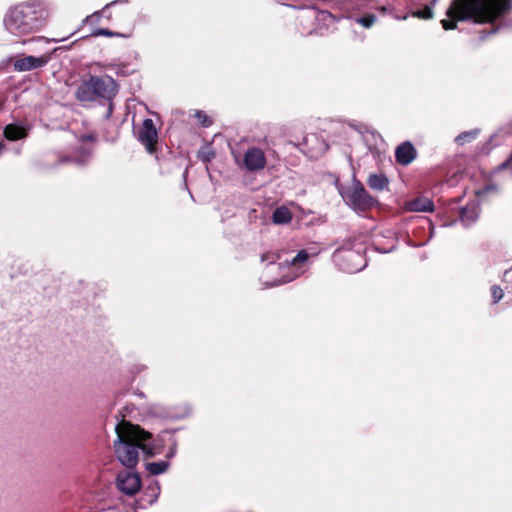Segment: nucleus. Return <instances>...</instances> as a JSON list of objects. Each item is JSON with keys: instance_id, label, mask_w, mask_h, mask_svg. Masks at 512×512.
<instances>
[{"instance_id": "nucleus-37", "label": "nucleus", "mask_w": 512, "mask_h": 512, "mask_svg": "<svg viewBox=\"0 0 512 512\" xmlns=\"http://www.w3.org/2000/svg\"><path fill=\"white\" fill-rule=\"evenodd\" d=\"M497 29H498V28L491 29V30L489 31V34H494V33L496 32V30H497Z\"/></svg>"}, {"instance_id": "nucleus-31", "label": "nucleus", "mask_w": 512, "mask_h": 512, "mask_svg": "<svg viewBox=\"0 0 512 512\" xmlns=\"http://www.w3.org/2000/svg\"><path fill=\"white\" fill-rule=\"evenodd\" d=\"M175 452H176V448L175 447L171 448L169 451V457H173Z\"/></svg>"}, {"instance_id": "nucleus-30", "label": "nucleus", "mask_w": 512, "mask_h": 512, "mask_svg": "<svg viewBox=\"0 0 512 512\" xmlns=\"http://www.w3.org/2000/svg\"><path fill=\"white\" fill-rule=\"evenodd\" d=\"M121 2H122V1H118V0L112 1V2H110L109 4H107L105 8L110 7V6H113V5H116V4L121 3Z\"/></svg>"}, {"instance_id": "nucleus-27", "label": "nucleus", "mask_w": 512, "mask_h": 512, "mask_svg": "<svg viewBox=\"0 0 512 512\" xmlns=\"http://www.w3.org/2000/svg\"><path fill=\"white\" fill-rule=\"evenodd\" d=\"M94 35H95V36H107V37H112V36L117 35V33L113 32V31H111V30H108V29L99 28V29H97V30L94 32Z\"/></svg>"}, {"instance_id": "nucleus-2", "label": "nucleus", "mask_w": 512, "mask_h": 512, "mask_svg": "<svg viewBox=\"0 0 512 512\" xmlns=\"http://www.w3.org/2000/svg\"><path fill=\"white\" fill-rule=\"evenodd\" d=\"M510 9V0H453L447 10V15L451 19H444L441 24L445 30H451L456 28V21L492 23Z\"/></svg>"}, {"instance_id": "nucleus-4", "label": "nucleus", "mask_w": 512, "mask_h": 512, "mask_svg": "<svg viewBox=\"0 0 512 512\" xmlns=\"http://www.w3.org/2000/svg\"><path fill=\"white\" fill-rule=\"evenodd\" d=\"M317 254V251L309 252L307 249H302L291 260H286L284 263H278L277 265H275V260L279 259L278 255L274 253L263 254L262 261L269 262L265 274H271L275 271L281 273L280 278L274 279L271 282L265 281L266 286L272 287L298 278L306 271L309 257L316 256Z\"/></svg>"}, {"instance_id": "nucleus-11", "label": "nucleus", "mask_w": 512, "mask_h": 512, "mask_svg": "<svg viewBox=\"0 0 512 512\" xmlns=\"http://www.w3.org/2000/svg\"><path fill=\"white\" fill-rule=\"evenodd\" d=\"M243 162L248 171L256 172L265 167L266 157L260 148L251 147L245 152Z\"/></svg>"}, {"instance_id": "nucleus-5", "label": "nucleus", "mask_w": 512, "mask_h": 512, "mask_svg": "<svg viewBox=\"0 0 512 512\" xmlns=\"http://www.w3.org/2000/svg\"><path fill=\"white\" fill-rule=\"evenodd\" d=\"M345 203L355 212H365L378 204L376 198L371 196L360 181L355 180L343 195Z\"/></svg>"}, {"instance_id": "nucleus-12", "label": "nucleus", "mask_w": 512, "mask_h": 512, "mask_svg": "<svg viewBox=\"0 0 512 512\" xmlns=\"http://www.w3.org/2000/svg\"><path fill=\"white\" fill-rule=\"evenodd\" d=\"M159 494L160 486L157 482L148 485L142 492L140 498L135 501V508L146 509L157 501Z\"/></svg>"}, {"instance_id": "nucleus-35", "label": "nucleus", "mask_w": 512, "mask_h": 512, "mask_svg": "<svg viewBox=\"0 0 512 512\" xmlns=\"http://www.w3.org/2000/svg\"><path fill=\"white\" fill-rule=\"evenodd\" d=\"M106 512H121L118 508H115V509H110Z\"/></svg>"}, {"instance_id": "nucleus-16", "label": "nucleus", "mask_w": 512, "mask_h": 512, "mask_svg": "<svg viewBox=\"0 0 512 512\" xmlns=\"http://www.w3.org/2000/svg\"><path fill=\"white\" fill-rule=\"evenodd\" d=\"M479 216V204L473 201L463 207L460 211V221L464 226L468 227L472 225Z\"/></svg>"}, {"instance_id": "nucleus-10", "label": "nucleus", "mask_w": 512, "mask_h": 512, "mask_svg": "<svg viewBox=\"0 0 512 512\" xmlns=\"http://www.w3.org/2000/svg\"><path fill=\"white\" fill-rule=\"evenodd\" d=\"M116 480L118 489L127 495H134L141 487L140 476L135 472H121Z\"/></svg>"}, {"instance_id": "nucleus-14", "label": "nucleus", "mask_w": 512, "mask_h": 512, "mask_svg": "<svg viewBox=\"0 0 512 512\" xmlns=\"http://www.w3.org/2000/svg\"><path fill=\"white\" fill-rule=\"evenodd\" d=\"M417 152L410 142H404L395 150V158L397 163L408 165L416 158Z\"/></svg>"}, {"instance_id": "nucleus-23", "label": "nucleus", "mask_w": 512, "mask_h": 512, "mask_svg": "<svg viewBox=\"0 0 512 512\" xmlns=\"http://www.w3.org/2000/svg\"><path fill=\"white\" fill-rule=\"evenodd\" d=\"M375 21L376 16L374 14H367L356 19V22L365 28H370L375 23Z\"/></svg>"}, {"instance_id": "nucleus-8", "label": "nucleus", "mask_w": 512, "mask_h": 512, "mask_svg": "<svg viewBox=\"0 0 512 512\" xmlns=\"http://www.w3.org/2000/svg\"><path fill=\"white\" fill-rule=\"evenodd\" d=\"M52 53H45L40 56H24L13 62V68L18 72L31 71L44 67L51 60Z\"/></svg>"}, {"instance_id": "nucleus-29", "label": "nucleus", "mask_w": 512, "mask_h": 512, "mask_svg": "<svg viewBox=\"0 0 512 512\" xmlns=\"http://www.w3.org/2000/svg\"><path fill=\"white\" fill-rule=\"evenodd\" d=\"M305 14H307L309 18H315L316 17V11L314 9H307L305 11Z\"/></svg>"}, {"instance_id": "nucleus-6", "label": "nucleus", "mask_w": 512, "mask_h": 512, "mask_svg": "<svg viewBox=\"0 0 512 512\" xmlns=\"http://www.w3.org/2000/svg\"><path fill=\"white\" fill-rule=\"evenodd\" d=\"M333 260L339 269L347 273L359 272L367 265L361 250H355L344 245L334 252Z\"/></svg>"}, {"instance_id": "nucleus-3", "label": "nucleus", "mask_w": 512, "mask_h": 512, "mask_svg": "<svg viewBox=\"0 0 512 512\" xmlns=\"http://www.w3.org/2000/svg\"><path fill=\"white\" fill-rule=\"evenodd\" d=\"M44 23V10L37 1L22 2L11 7L3 19L6 31L17 37L37 32Z\"/></svg>"}, {"instance_id": "nucleus-25", "label": "nucleus", "mask_w": 512, "mask_h": 512, "mask_svg": "<svg viewBox=\"0 0 512 512\" xmlns=\"http://www.w3.org/2000/svg\"><path fill=\"white\" fill-rule=\"evenodd\" d=\"M195 116L199 119L203 126L208 127L209 125H211V120L204 112L197 111Z\"/></svg>"}, {"instance_id": "nucleus-39", "label": "nucleus", "mask_w": 512, "mask_h": 512, "mask_svg": "<svg viewBox=\"0 0 512 512\" xmlns=\"http://www.w3.org/2000/svg\"><path fill=\"white\" fill-rule=\"evenodd\" d=\"M436 2L437 0H432V5H435Z\"/></svg>"}, {"instance_id": "nucleus-9", "label": "nucleus", "mask_w": 512, "mask_h": 512, "mask_svg": "<svg viewBox=\"0 0 512 512\" xmlns=\"http://www.w3.org/2000/svg\"><path fill=\"white\" fill-rule=\"evenodd\" d=\"M138 140L145 146L149 153H153L155 151L158 133L152 119L147 118L143 121L138 132Z\"/></svg>"}, {"instance_id": "nucleus-32", "label": "nucleus", "mask_w": 512, "mask_h": 512, "mask_svg": "<svg viewBox=\"0 0 512 512\" xmlns=\"http://www.w3.org/2000/svg\"><path fill=\"white\" fill-rule=\"evenodd\" d=\"M202 159L204 161H209L211 159V156L209 154H205V155L202 156Z\"/></svg>"}, {"instance_id": "nucleus-18", "label": "nucleus", "mask_w": 512, "mask_h": 512, "mask_svg": "<svg viewBox=\"0 0 512 512\" xmlns=\"http://www.w3.org/2000/svg\"><path fill=\"white\" fill-rule=\"evenodd\" d=\"M272 219L275 224H287L291 221L292 214L288 208L281 206L274 210Z\"/></svg>"}, {"instance_id": "nucleus-24", "label": "nucleus", "mask_w": 512, "mask_h": 512, "mask_svg": "<svg viewBox=\"0 0 512 512\" xmlns=\"http://www.w3.org/2000/svg\"><path fill=\"white\" fill-rule=\"evenodd\" d=\"M491 294L493 303L499 302L503 297V290L498 285H494L491 287Z\"/></svg>"}, {"instance_id": "nucleus-7", "label": "nucleus", "mask_w": 512, "mask_h": 512, "mask_svg": "<svg viewBox=\"0 0 512 512\" xmlns=\"http://www.w3.org/2000/svg\"><path fill=\"white\" fill-rule=\"evenodd\" d=\"M95 98L111 101L118 93L117 82L108 75L90 76Z\"/></svg>"}, {"instance_id": "nucleus-17", "label": "nucleus", "mask_w": 512, "mask_h": 512, "mask_svg": "<svg viewBox=\"0 0 512 512\" xmlns=\"http://www.w3.org/2000/svg\"><path fill=\"white\" fill-rule=\"evenodd\" d=\"M368 186L375 191L388 189L389 179L383 173H371L367 178Z\"/></svg>"}, {"instance_id": "nucleus-28", "label": "nucleus", "mask_w": 512, "mask_h": 512, "mask_svg": "<svg viewBox=\"0 0 512 512\" xmlns=\"http://www.w3.org/2000/svg\"><path fill=\"white\" fill-rule=\"evenodd\" d=\"M317 140V137L315 135H310V136H307L305 137L304 139V145L305 146H309V143L310 142H313V141H316Z\"/></svg>"}, {"instance_id": "nucleus-13", "label": "nucleus", "mask_w": 512, "mask_h": 512, "mask_svg": "<svg viewBox=\"0 0 512 512\" xmlns=\"http://www.w3.org/2000/svg\"><path fill=\"white\" fill-rule=\"evenodd\" d=\"M402 208L409 212H432L434 209V203L430 198L417 197L404 202Z\"/></svg>"}, {"instance_id": "nucleus-33", "label": "nucleus", "mask_w": 512, "mask_h": 512, "mask_svg": "<svg viewBox=\"0 0 512 512\" xmlns=\"http://www.w3.org/2000/svg\"><path fill=\"white\" fill-rule=\"evenodd\" d=\"M428 226H429V229H430V237H432V234H433V231H434V228L432 227L431 223L428 222Z\"/></svg>"}, {"instance_id": "nucleus-19", "label": "nucleus", "mask_w": 512, "mask_h": 512, "mask_svg": "<svg viewBox=\"0 0 512 512\" xmlns=\"http://www.w3.org/2000/svg\"><path fill=\"white\" fill-rule=\"evenodd\" d=\"M4 135L9 140H18L26 136L24 128L17 125H7L4 129Z\"/></svg>"}, {"instance_id": "nucleus-1", "label": "nucleus", "mask_w": 512, "mask_h": 512, "mask_svg": "<svg viewBox=\"0 0 512 512\" xmlns=\"http://www.w3.org/2000/svg\"><path fill=\"white\" fill-rule=\"evenodd\" d=\"M115 431L117 438L113 443L114 452L119 462L127 468L137 465L140 451L146 457H153L161 452V445L151 433L124 419L116 424Z\"/></svg>"}, {"instance_id": "nucleus-15", "label": "nucleus", "mask_w": 512, "mask_h": 512, "mask_svg": "<svg viewBox=\"0 0 512 512\" xmlns=\"http://www.w3.org/2000/svg\"><path fill=\"white\" fill-rule=\"evenodd\" d=\"M91 77L82 81L75 91V98L81 103L96 101Z\"/></svg>"}, {"instance_id": "nucleus-26", "label": "nucleus", "mask_w": 512, "mask_h": 512, "mask_svg": "<svg viewBox=\"0 0 512 512\" xmlns=\"http://www.w3.org/2000/svg\"><path fill=\"white\" fill-rule=\"evenodd\" d=\"M325 144L323 142L318 143V148L311 149L309 151L310 157H318L320 154H322L325 151Z\"/></svg>"}, {"instance_id": "nucleus-22", "label": "nucleus", "mask_w": 512, "mask_h": 512, "mask_svg": "<svg viewBox=\"0 0 512 512\" xmlns=\"http://www.w3.org/2000/svg\"><path fill=\"white\" fill-rule=\"evenodd\" d=\"M433 6L426 5L423 9L413 11L411 15L420 19H431L433 17Z\"/></svg>"}, {"instance_id": "nucleus-34", "label": "nucleus", "mask_w": 512, "mask_h": 512, "mask_svg": "<svg viewBox=\"0 0 512 512\" xmlns=\"http://www.w3.org/2000/svg\"><path fill=\"white\" fill-rule=\"evenodd\" d=\"M117 74H118V75H126V72H124V70H123V69H119V70L117 71Z\"/></svg>"}, {"instance_id": "nucleus-21", "label": "nucleus", "mask_w": 512, "mask_h": 512, "mask_svg": "<svg viewBox=\"0 0 512 512\" xmlns=\"http://www.w3.org/2000/svg\"><path fill=\"white\" fill-rule=\"evenodd\" d=\"M478 133V129L462 132L455 138V142L458 145H464L474 140L477 137Z\"/></svg>"}, {"instance_id": "nucleus-38", "label": "nucleus", "mask_w": 512, "mask_h": 512, "mask_svg": "<svg viewBox=\"0 0 512 512\" xmlns=\"http://www.w3.org/2000/svg\"><path fill=\"white\" fill-rule=\"evenodd\" d=\"M507 165H508V163H507V162H504L500 167H501V168H504V167H506Z\"/></svg>"}, {"instance_id": "nucleus-20", "label": "nucleus", "mask_w": 512, "mask_h": 512, "mask_svg": "<svg viewBox=\"0 0 512 512\" xmlns=\"http://www.w3.org/2000/svg\"><path fill=\"white\" fill-rule=\"evenodd\" d=\"M169 467V463L166 461L149 462L146 464V469L152 475H159L164 473Z\"/></svg>"}, {"instance_id": "nucleus-36", "label": "nucleus", "mask_w": 512, "mask_h": 512, "mask_svg": "<svg viewBox=\"0 0 512 512\" xmlns=\"http://www.w3.org/2000/svg\"><path fill=\"white\" fill-rule=\"evenodd\" d=\"M65 39H66V38H62V39H52L51 41H53V42H56V43H57V42H60V41L65 40Z\"/></svg>"}]
</instances>
